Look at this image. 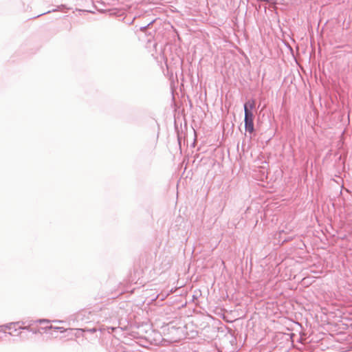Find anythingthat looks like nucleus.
<instances>
[{"label":"nucleus","instance_id":"1","mask_svg":"<svg viewBox=\"0 0 352 352\" xmlns=\"http://www.w3.org/2000/svg\"><path fill=\"white\" fill-rule=\"evenodd\" d=\"M255 107V101L254 100H249L244 104L245 111V128L246 131L252 133L254 131V114L252 112L253 109Z\"/></svg>","mask_w":352,"mask_h":352},{"label":"nucleus","instance_id":"2","mask_svg":"<svg viewBox=\"0 0 352 352\" xmlns=\"http://www.w3.org/2000/svg\"><path fill=\"white\" fill-rule=\"evenodd\" d=\"M21 329H22V327L19 325V322L10 323L5 327L6 331H8V333L12 336L18 335L17 330Z\"/></svg>","mask_w":352,"mask_h":352}]
</instances>
